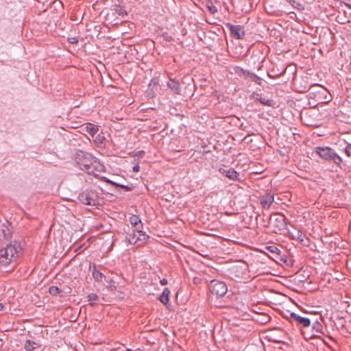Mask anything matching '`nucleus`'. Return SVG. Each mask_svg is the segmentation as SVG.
<instances>
[{"instance_id": "1", "label": "nucleus", "mask_w": 351, "mask_h": 351, "mask_svg": "<svg viewBox=\"0 0 351 351\" xmlns=\"http://www.w3.org/2000/svg\"><path fill=\"white\" fill-rule=\"evenodd\" d=\"M76 163L80 167L81 169L88 174H95V172H101L104 171V166L90 154L79 150L75 156Z\"/></svg>"}, {"instance_id": "2", "label": "nucleus", "mask_w": 351, "mask_h": 351, "mask_svg": "<svg viewBox=\"0 0 351 351\" xmlns=\"http://www.w3.org/2000/svg\"><path fill=\"white\" fill-rule=\"evenodd\" d=\"M78 199L82 204L88 206L99 205V193L94 189H86L78 195Z\"/></svg>"}, {"instance_id": "3", "label": "nucleus", "mask_w": 351, "mask_h": 351, "mask_svg": "<svg viewBox=\"0 0 351 351\" xmlns=\"http://www.w3.org/2000/svg\"><path fill=\"white\" fill-rule=\"evenodd\" d=\"M15 244H8L5 247L0 250V266H7L12 263L18 253V247Z\"/></svg>"}, {"instance_id": "4", "label": "nucleus", "mask_w": 351, "mask_h": 351, "mask_svg": "<svg viewBox=\"0 0 351 351\" xmlns=\"http://www.w3.org/2000/svg\"><path fill=\"white\" fill-rule=\"evenodd\" d=\"M316 153L321 158L326 160H332L335 164L340 165L342 162L341 158L330 147H317Z\"/></svg>"}, {"instance_id": "5", "label": "nucleus", "mask_w": 351, "mask_h": 351, "mask_svg": "<svg viewBox=\"0 0 351 351\" xmlns=\"http://www.w3.org/2000/svg\"><path fill=\"white\" fill-rule=\"evenodd\" d=\"M148 238L149 237L145 232L140 230L139 228H132V230H129L125 237V239L130 244H135L140 242L138 245H141V243L145 242Z\"/></svg>"}, {"instance_id": "6", "label": "nucleus", "mask_w": 351, "mask_h": 351, "mask_svg": "<svg viewBox=\"0 0 351 351\" xmlns=\"http://www.w3.org/2000/svg\"><path fill=\"white\" fill-rule=\"evenodd\" d=\"M209 289L213 294L222 297L227 293L228 287L225 282L213 280L209 285Z\"/></svg>"}, {"instance_id": "7", "label": "nucleus", "mask_w": 351, "mask_h": 351, "mask_svg": "<svg viewBox=\"0 0 351 351\" xmlns=\"http://www.w3.org/2000/svg\"><path fill=\"white\" fill-rule=\"evenodd\" d=\"M269 224L274 228V231L277 232L285 229V217L282 215L274 214L269 219Z\"/></svg>"}, {"instance_id": "8", "label": "nucleus", "mask_w": 351, "mask_h": 351, "mask_svg": "<svg viewBox=\"0 0 351 351\" xmlns=\"http://www.w3.org/2000/svg\"><path fill=\"white\" fill-rule=\"evenodd\" d=\"M226 26L231 32L232 36L237 39H242L245 36V31L243 27L241 25H232L228 23Z\"/></svg>"}, {"instance_id": "9", "label": "nucleus", "mask_w": 351, "mask_h": 351, "mask_svg": "<svg viewBox=\"0 0 351 351\" xmlns=\"http://www.w3.org/2000/svg\"><path fill=\"white\" fill-rule=\"evenodd\" d=\"M290 317L298 324L304 327H308L311 325V322L309 318L302 317L295 313H291Z\"/></svg>"}, {"instance_id": "10", "label": "nucleus", "mask_w": 351, "mask_h": 351, "mask_svg": "<svg viewBox=\"0 0 351 351\" xmlns=\"http://www.w3.org/2000/svg\"><path fill=\"white\" fill-rule=\"evenodd\" d=\"M219 171L221 173L224 174L227 178H228L231 180H235L237 179L238 173L234 169H232V168H230L228 169H220Z\"/></svg>"}, {"instance_id": "11", "label": "nucleus", "mask_w": 351, "mask_h": 351, "mask_svg": "<svg viewBox=\"0 0 351 351\" xmlns=\"http://www.w3.org/2000/svg\"><path fill=\"white\" fill-rule=\"evenodd\" d=\"M171 291L169 288H165L162 294L158 297L159 300L165 305H167L169 302V295Z\"/></svg>"}, {"instance_id": "12", "label": "nucleus", "mask_w": 351, "mask_h": 351, "mask_svg": "<svg viewBox=\"0 0 351 351\" xmlns=\"http://www.w3.org/2000/svg\"><path fill=\"white\" fill-rule=\"evenodd\" d=\"M274 201V197L273 195H267L261 199V204L264 208L268 209Z\"/></svg>"}, {"instance_id": "13", "label": "nucleus", "mask_w": 351, "mask_h": 351, "mask_svg": "<svg viewBox=\"0 0 351 351\" xmlns=\"http://www.w3.org/2000/svg\"><path fill=\"white\" fill-rule=\"evenodd\" d=\"M168 87L176 94L180 93V83L176 80H170L167 82Z\"/></svg>"}, {"instance_id": "14", "label": "nucleus", "mask_w": 351, "mask_h": 351, "mask_svg": "<svg viewBox=\"0 0 351 351\" xmlns=\"http://www.w3.org/2000/svg\"><path fill=\"white\" fill-rule=\"evenodd\" d=\"M99 128L97 125L92 123H88L86 126V131L91 136H94L98 132Z\"/></svg>"}, {"instance_id": "15", "label": "nucleus", "mask_w": 351, "mask_h": 351, "mask_svg": "<svg viewBox=\"0 0 351 351\" xmlns=\"http://www.w3.org/2000/svg\"><path fill=\"white\" fill-rule=\"evenodd\" d=\"M130 222L132 225V228L138 229L141 226V220L136 215H132L130 217Z\"/></svg>"}, {"instance_id": "16", "label": "nucleus", "mask_w": 351, "mask_h": 351, "mask_svg": "<svg viewBox=\"0 0 351 351\" xmlns=\"http://www.w3.org/2000/svg\"><path fill=\"white\" fill-rule=\"evenodd\" d=\"M93 278L97 281V282H101L102 280V278L104 277V275L101 272H100L99 271L97 270L96 269V266L94 265H93Z\"/></svg>"}, {"instance_id": "17", "label": "nucleus", "mask_w": 351, "mask_h": 351, "mask_svg": "<svg viewBox=\"0 0 351 351\" xmlns=\"http://www.w3.org/2000/svg\"><path fill=\"white\" fill-rule=\"evenodd\" d=\"M37 343L31 340H27L25 343V349L26 351H34L37 346Z\"/></svg>"}, {"instance_id": "18", "label": "nucleus", "mask_w": 351, "mask_h": 351, "mask_svg": "<svg viewBox=\"0 0 351 351\" xmlns=\"http://www.w3.org/2000/svg\"><path fill=\"white\" fill-rule=\"evenodd\" d=\"M247 76H250L253 82H254L256 84L261 85L262 79L257 76L256 75L252 73L249 71L247 72L246 74Z\"/></svg>"}, {"instance_id": "19", "label": "nucleus", "mask_w": 351, "mask_h": 351, "mask_svg": "<svg viewBox=\"0 0 351 351\" xmlns=\"http://www.w3.org/2000/svg\"><path fill=\"white\" fill-rule=\"evenodd\" d=\"M49 292L51 295L56 296L62 293V291L56 286H51L49 288Z\"/></svg>"}, {"instance_id": "20", "label": "nucleus", "mask_w": 351, "mask_h": 351, "mask_svg": "<svg viewBox=\"0 0 351 351\" xmlns=\"http://www.w3.org/2000/svg\"><path fill=\"white\" fill-rule=\"evenodd\" d=\"M114 12L119 16H121L122 17H124L125 15H127L126 11L121 7L118 6L114 8Z\"/></svg>"}, {"instance_id": "21", "label": "nucleus", "mask_w": 351, "mask_h": 351, "mask_svg": "<svg viewBox=\"0 0 351 351\" xmlns=\"http://www.w3.org/2000/svg\"><path fill=\"white\" fill-rule=\"evenodd\" d=\"M322 325L317 321L315 322L313 325V330L319 333L322 332Z\"/></svg>"}, {"instance_id": "22", "label": "nucleus", "mask_w": 351, "mask_h": 351, "mask_svg": "<svg viewBox=\"0 0 351 351\" xmlns=\"http://www.w3.org/2000/svg\"><path fill=\"white\" fill-rule=\"evenodd\" d=\"M106 182H108V183H110L113 185H116V186H118L122 189H124L126 191H131V188L128 186H126V185H123V184H117L116 182H112L108 179H106Z\"/></svg>"}, {"instance_id": "23", "label": "nucleus", "mask_w": 351, "mask_h": 351, "mask_svg": "<svg viewBox=\"0 0 351 351\" xmlns=\"http://www.w3.org/2000/svg\"><path fill=\"white\" fill-rule=\"evenodd\" d=\"M258 100L261 104L267 106H271L274 104V101L271 99L261 97Z\"/></svg>"}, {"instance_id": "24", "label": "nucleus", "mask_w": 351, "mask_h": 351, "mask_svg": "<svg viewBox=\"0 0 351 351\" xmlns=\"http://www.w3.org/2000/svg\"><path fill=\"white\" fill-rule=\"evenodd\" d=\"M288 1L295 8L299 10H304V6L299 2H297L294 0H288Z\"/></svg>"}, {"instance_id": "25", "label": "nucleus", "mask_w": 351, "mask_h": 351, "mask_svg": "<svg viewBox=\"0 0 351 351\" xmlns=\"http://www.w3.org/2000/svg\"><path fill=\"white\" fill-rule=\"evenodd\" d=\"M88 301H95L98 299V296L95 293H90L88 295Z\"/></svg>"}, {"instance_id": "26", "label": "nucleus", "mask_w": 351, "mask_h": 351, "mask_svg": "<svg viewBox=\"0 0 351 351\" xmlns=\"http://www.w3.org/2000/svg\"><path fill=\"white\" fill-rule=\"evenodd\" d=\"M68 42L71 44H77L78 43V39L76 37L68 38Z\"/></svg>"}, {"instance_id": "27", "label": "nucleus", "mask_w": 351, "mask_h": 351, "mask_svg": "<svg viewBox=\"0 0 351 351\" xmlns=\"http://www.w3.org/2000/svg\"><path fill=\"white\" fill-rule=\"evenodd\" d=\"M345 153L348 156H351V145L347 146L345 148Z\"/></svg>"}, {"instance_id": "28", "label": "nucleus", "mask_w": 351, "mask_h": 351, "mask_svg": "<svg viewBox=\"0 0 351 351\" xmlns=\"http://www.w3.org/2000/svg\"><path fill=\"white\" fill-rule=\"evenodd\" d=\"M208 8L209 11L212 14H215V12H217V8L215 6H214V5L208 6Z\"/></svg>"}, {"instance_id": "29", "label": "nucleus", "mask_w": 351, "mask_h": 351, "mask_svg": "<svg viewBox=\"0 0 351 351\" xmlns=\"http://www.w3.org/2000/svg\"><path fill=\"white\" fill-rule=\"evenodd\" d=\"M160 283L161 285L165 286L167 285L168 280L166 278H163L160 280Z\"/></svg>"}, {"instance_id": "30", "label": "nucleus", "mask_w": 351, "mask_h": 351, "mask_svg": "<svg viewBox=\"0 0 351 351\" xmlns=\"http://www.w3.org/2000/svg\"><path fill=\"white\" fill-rule=\"evenodd\" d=\"M133 171H134V172H137V171H139V166H138V165H135V166H134V167H133Z\"/></svg>"}, {"instance_id": "31", "label": "nucleus", "mask_w": 351, "mask_h": 351, "mask_svg": "<svg viewBox=\"0 0 351 351\" xmlns=\"http://www.w3.org/2000/svg\"><path fill=\"white\" fill-rule=\"evenodd\" d=\"M345 5H346V6H347L348 8L351 9V0H348V2L346 3Z\"/></svg>"}, {"instance_id": "32", "label": "nucleus", "mask_w": 351, "mask_h": 351, "mask_svg": "<svg viewBox=\"0 0 351 351\" xmlns=\"http://www.w3.org/2000/svg\"><path fill=\"white\" fill-rule=\"evenodd\" d=\"M3 308H4L3 304L0 303V311L3 310Z\"/></svg>"}, {"instance_id": "33", "label": "nucleus", "mask_w": 351, "mask_h": 351, "mask_svg": "<svg viewBox=\"0 0 351 351\" xmlns=\"http://www.w3.org/2000/svg\"><path fill=\"white\" fill-rule=\"evenodd\" d=\"M110 289H115V286H113V287H112V286H111V287H110Z\"/></svg>"}, {"instance_id": "34", "label": "nucleus", "mask_w": 351, "mask_h": 351, "mask_svg": "<svg viewBox=\"0 0 351 351\" xmlns=\"http://www.w3.org/2000/svg\"><path fill=\"white\" fill-rule=\"evenodd\" d=\"M95 304L93 302H90V305L93 306Z\"/></svg>"}, {"instance_id": "35", "label": "nucleus", "mask_w": 351, "mask_h": 351, "mask_svg": "<svg viewBox=\"0 0 351 351\" xmlns=\"http://www.w3.org/2000/svg\"><path fill=\"white\" fill-rule=\"evenodd\" d=\"M156 84H158V82H154L155 86L156 85Z\"/></svg>"}, {"instance_id": "36", "label": "nucleus", "mask_w": 351, "mask_h": 351, "mask_svg": "<svg viewBox=\"0 0 351 351\" xmlns=\"http://www.w3.org/2000/svg\"><path fill=\"white\" fill-rule=\"evenodd\" d=\"M156 84H158V82H154L155 86L156 85Z\"/></svg>"}]
</instances>
